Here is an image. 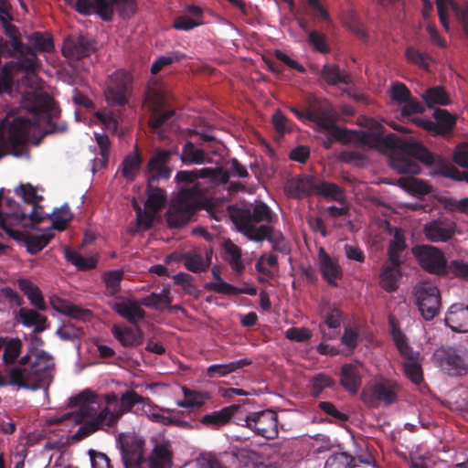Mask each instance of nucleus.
<instances>
[{
	"mask_svg": "<svg viewBox=\"0 0 468 468\" xmlns=\"http://www.w3.org/2000/svg\"><path fill=\"white\" fill-rule=\"evenodd\" d=\"M432 358L448 375L463 376L468 372V350L463 346H441Z\"/></svg>",
	"mask_w": 468,
	"mask_h": 468,
	"instance_id": "nucleus-6",
	"label": "nucleus"
},
{
	"mask_svg": "<svg viewBox=\"0 0 468 468\" xmlns=\"http://www.w3.org/2000/svg\"><path fill=\"white\" fill-rule=\"evenodd\" d=\"M419 353L415 352L413 358H407L408 361L403 363L404 373L409 379L414 384L419 385L423 380V372L421 366L417 362Z\"/></svg>",
	"mask_w": 468,
	"mask_h": 468,
	"instance_id": "nucleus-56",
	"label": "nucleus"
},
{
	"mask_svg": "<svg viewBox=\"0 0 468 468\" xmlns=\"http://www.w3.org/2000/svg\"><path fill=\"white\" fill-rule=\"evenodd\" d=\"M29 128L28 119L16 117L8 127L7 136L0 132V160L10 154L20 157L26 153Z\"/></svg>",
	"mask_w": 468,
	"mask_h": 468,
	"instance_id": "nucleus-5",
	"label": "nucleus"
},
{
	"mask_svg": "<svg viewBox=\"0 0 468 468\" xmlns=\"http://www.w3.org/2000/svg\"><path fill=\"white\" fill-rule=\"evenodd\" d=\"M434 118L438 124V134L441 135L451 133L456 123V118L444 109H436Z\"/></svg>",
	"mask_w": 468,
	"mask_h": 468,
	"instance_id": "nucleus-50",
	"label": "nucleus"
},
{
	"mask_svg": "<svg viewBox=\"0 0 468 468\" xmlns=\"http://www.w3.org/2000/svg\"><path fill=\"white\" fill-rule=\"evenodd\" d=\"M29 111L36 115H44L50 133L64 131V127L58 128L54 122V119L59 116L60 110L53 98L48 93H35L32 96Z\"/></svg>",
	"mask_w": 468,
	"mask_h": 468,
	"instance_id": "nucleus-17",
	"label": "nucleus"
},
{
	"mask_svg": "<svg viewBox=\"0 0 468 468\" xmlns=\"http://www.w3.org/2000/svg\"><path fill=\"white\" fill-rule=\"evenodd\" d=\"M239 410V404H232L230 406L224 407L219 410H215L209 414L204 415L200 421L207 427L218 429L228 424L232 416H234Z\"/></svg>",
	"mask_w": 468,
	"mask_h": 468,
	"instance_id": "nucleus-29",
	"label": "nucleus"
},
{
	"mask_svg": "<svg viewBox=\"0 0 468 468\" xmlns=\"http://www.w3.org/2000/svg\"><path fill=\"white\" fill-rule=\"evenodd\" d=\"M249 218L250 222L252 224L260 222L272 223L275 216L272 214L271 208L263 202L257 203L252 211L250 209H241L235 216L236 224H242V220Z\"/></svg>",
	"mask_w": 468,
	"mask_h": 468,
	"instance_id": "nucleus-25",
	"label": "nucleus"
},
{
	"mask_svg": "<svg viewBox=\"0 0 468 468\" xmlns=\"http://www.w3.org/2000/svg\"><path fill=\"white\" fill-rule=\"evenodd\" d=\"M12 216L18 222H22L28 218L33 224H38L45 218L50 217L48 214L44 213L43 207L39 205V203L32 205V210L28 215L17 208L13 211Z\"/></svg>",
	"mask_w": 468,
	"mask_h": 468,
	"instance_id": "nucleus-51",
	"label": "nucleus"
},
{
	"mask_svg": "<svg viewBox=\"0 0 468 468\" xmlns=\"http://www.w3.org/2000/svg\"><path fill=\"white\" fill-rule=\"evenodd\" d=\"M413 295L424 320L431 321L439 314L441 306V293L435 284L430 282H419L413 288Z\"/></svg>",
	"mask_w": 468,
	"mask_h": 468,
	"instance_id": "nucleus-8",
	"label": "nucleus"
},
{
	"mask_svg": "<svg viewBox=\"0 0 468 468\" xmlns=\"http://www.w3.org/2000/svg\"><path fill=\"white\" fill-rule=\"evenodd\" d=\"M183 261L189 271L195 273L204 271L211 263V251L207 252V259L197 252H186L183 255Z\"/></svg>",
	"mask_w": 468,
	"mask_h": 468,
	"instance_id": "nucleus-42",
	"label": "nucleus"
},
{
	"mask_svg": "<svg viewBox=\"0 0 468 468\" xmlns=\"http://www.w3.org/2000/svg\"><path fill=\"white\" fill-rule=\"evenodd\" d=\"M321 77L331 86L338 84L348 85L351 82L350 74L345 70H341L338 65L325 64L321 69Z\"/></svg>",
	"mask_w": 468,
	"mask_h": 468,
	"instance_id": "nucleus-34",
	"label": "nucleus"
},
{
	"mask_svg": "<svg viewBox=\"0 0 468 468\" xmlns=\"http://www.w3.org/2000/svg\"><path fill=\"white\" fill-rule=\"evenodd\" d=\"M154 183L149 181L147 183V199L144 203L145 229L152 227L155 214L164 207L166 202L165 191L158 186H154Z\"/></svg>",
	"mask_w": 468,
	"mask_h": 468,
	"instance_id": "nucleus-20",
	"label": "nucleus"
},
{
	"mask_svg": "<svg viewBox=\"0 0 468 468\" xmlns=\"http://www.w3.org/2000/svg\"><path fill=\"white\" fill-rule=\"evenodd\" d=\"M388 325L392 339L399 354L405 358H413L415 356V352L409 346L406 335L400 330L399 322L395 316L390 315L388 317Z\"/></svg>",
	"mask_w": 468,
	"mask_h": 468,
	"instance_id": "nucleus-31",
	"label": "nucleus"
},
{
	"mask_svg": "<svg viewBox=\"0 0 468 468\" xmlns=\"http://www.w3.org/2000/svg\"><path fill=\"white\" fill-rule=\"evenodd\" d=\"M125 468H140L144 463V441L135 435H120L117 441Z\"/></svg>",
	"mask_w": 468,
	"mask_h": 468,
	"instance_id": "nucleus-13",
	"label": "nucleus"
},
{
	"mask_svg": "<svg viewBox=\"0 0 468 468\" xmlns=\"http://www.w3.org/2000/svg\"><path fill=\"white\" fill-rule=\"evenodd\" d=\"M112 334L125 347H135L144 343V332L137 325L129 327L114 324Z\"/></svg>",
	"mask_w": 468,
	"mask_h": 468,
	"instance_id": "nucleus-26",
	"label": "nucleus"
},
{
	"mask_svg": "<svg viewBox=\"0 0 468 468\" xmlns=\"http://www.w3.org/2000/svg\"><path fill=\"white\" fill-rule=\"evenodd\" d=\"M306 110L307 121L316 123L319 128L335 138L343 137L345 131L334 122L333 109L327 101L310 96L307 99Z\"/></svg>",
	"mask_w": 468,
	"mask_h": 468,
	"instance_id": "nucleus-7",
	"label": "nucleus"
},
{
	"mask_svg": "<svg viewBox=\"0 0 468 468\" xmlns=\"http://www.w3.org/2000/svg\"><path fill=\"white\" fill-rule=\"evenodd\" d=\"M132 81V75L124 69H118L110 75L104 91L108 104L124 106L131 95Z\"/></svg>",
	"mask_w": 468,
	"mask_h": 468,
	"instance_id": "nucleus-10",
	"label": "nucleus"
},
{
	"mask_svg": "<svg viewBox=\"0 0 468 468\" xmlns=\"http://www.w3.org/2000/svg\"><path fill=\"white\" fill-rule=\"evenodd\" d=\"M401 264L395 265L390 261L383 264L379 273V285L388 292H393L399 288L401 277Z\"/></svg>",
	"mask_w": 468,
	"mask_h": 468,
	"instance_id": "nucleus-30",
	"label": "nucleus"
},
{
	"mask_svg": "<svg viewBox=\"0 0 468 468\" xmlns=\"http://www.w3.org/2000/svg\"><path fill=\"white\" fill-rule=\"evenodd\" d=\"M184 399L177 402V405L182 408H201L206 401L209 399L207 393L190 390L183 388Z\"/></svg>",
	"mask_w": 468,
	"mask_h": 468,
	"instance_id": "nucleus-49",
	"label": "nucleus"
},
{
	"mask_svg": "<svg viewBox=\"0 0 468 468\" xmlns=\"http://www.w3.org/2000/svg\"><path fill=\"white\" fill-rule=\"evenodd\" d=\"M0 228L14 239L24 241L27 251L32 255L41 251L53 238L52 233L32 235L21 230L13 229L3 213H0Z\"/></svg>",
	"mask_w": 468,
	"mask_h": 468,
	"instance_id": "nucleus-15",
	"label": "nucleus"
},
{
	"mask_svg": "<svg viewBox=\"0 0 468 468\" xmlns=\"http://www.w3.org/2000/svg\"><path fill=\"white\" fill-rule=\"evenodd\" d=\"M318 180L312 176L300 177L291 182V187L298 197L311 196L316 194Z\"/></svg>",
	"mask_w": 468,
	"mask_h": 468,
	"instance_id": "nucleus-44",
	"label": "nucleus"
},
{
	"mask_svg": "<svg viewBox=\"0 0 468 468\" xmlns=\"http://www.w3.org/2000/svg\"><path fill=\"white\" fill-rule=\"evenodd\" d=\"M319 269L323 278L333 286L336 285V280L341 278L342 271L337 261L332 259L324 248L319 250Z\"/></svg>",
	"mask_w": 468,
	"mask_h": 468,
	"instance_id": "nucleus-28",
	"label": "nucleus"
},
{
	"mask_svg": "<svg viewBox=\"0 0 468 468\" xmlns=\"http://www.w3.org/2000/svg\"><path fill=\"white\" fill-rule=\"evenodd\" d=\"M120 417L116 412L115 409H110L105 407L96 415V417L90 420L95 430L112 428L113 427Z\"/></svg>",
	"mask_w": 468,
	"mask_h": 468,
	"instance_id": "nucleus-45",
	"label": "nucleus"
},
{
	"mask_svg": "<svg viewBox=\"0 0 468 468\" xmlns=\"http://www.w3.org/2000/svg\"><path fill=\"white\" fill-rule=\"evenodd\" d=\"M340 385L350 394H356L362 384V376L357 364H344L340 370Z\"/></svg>",
	"mask_w": 468,
	"mask_h": 468,
	"instance_id": "nucleus-27",
	"label": "nucleus"
},
{
	"mask_svg": "<svg viewBox=\"0 0 468 468\" xmlns=\"http://www.w3.org/2000/svg\"><path fill=\"white\" fill-rule=\"evenodd\" d=\"M359 141L371 148L384 146L399 149V152L390 158V166L399 174H420V166L417 161L428 166L435 163V155L422 144L401 141L393 133L382 136L378 133L362 132Z\"/></svg>",
	"mask_w": 468,
	"mask_h": 468,
	"instance_id": "nucleus-1",
	"label": "nucleus"
},
{
	"mask_svg": "<svg viewBox=\"0 0 468 468\" xmlns=\"http://www.w3.org/2000/svg\"><path fill=\"white\" fill-rule=\"evenodd\" d=\"M123 278V271L120 270L110 271L103 275L107 292L110 295H116L121 290V282Z\"/></svg>",
	"mask_w": 468,
	"mask_h": 468,
	"instance_id": "nucleus-59",
	"label": "nucleus"
},
{
	"mask_svg": "<svg viewBox=\"0 0 468 468\" xmlns=\"http://www.w3.org/2000/svg\"><path fill=\"white\" fill-rule=\"evenodd\" d=\"M74 401L80 406V413L75 416L74 420L80 423L87 417H90V410H94L90 404L95 403V395L91 391L85 390L75 397Z\"/></svg>",
	"mask_w": 468,
	"mask_h": 468,
	"instance_id": "nucleus-46",
	"label": "nucleus"
},
{
	"mask_svg": "<svg viewBox=\"0 0 468 468\" xmlns=\"http://www.w3.org/2000/svg\"><path fill=\"white\" fill-rule=\"evenodd\" d=\"M399 386L391 379L379 378L367 385L361 393V399L368 406L374 407L378 403L388 406L398 399Z\"/></svg>",
	"mask_w": 468,
	"mask_h": 468,
	"instance_id": "nucleus-9",
	"label": "nucleus"
},
{
	"mask_svg": "<svg viewBox=\"0 0 468 468\" xmlns=\"http://www.w3.org/2000/svg\"><path fill=\"white\" fill-rule=\"evenodd\" d=\"M150 402L148 398L139 395L136 391L126 390L120 397V404L115 410L121 419L124 413L131 411L136 404L150 405Z\"/></svg>",
	"mask_w": 468,
	"mask_h": 468,
	"instance_id": "nucleus-39",
	"label": "nucleus"
},
{
	"mask_svg": "<svg viewBox=\"0 0 468 468\" xmlns=\"http://www.w3.org/2000/svg\"><path fill=\"white\" fill-rule=\"evenodd\" d=\"M249 421V429L257 436L274 440L279 435L278 414L272 410L253 411Z\"/></svg>",
	"mask_w": 468,
	"mask_h": 468,
	"instance_id": "nucleus-14",
	"label": "nucleus"
},
{
	"mask_svg": "<svg viewBox=\"0 0 468 468\" xmlns=\"http://www.w3.org/2000/svg\"><path fill=\"white\" fill-rule=\"evenodd\" d=\"M173 453L166 444H156L149 459L150 468H171Z\"/></svg>",
	"mask_w": 468,
	"mask_h": 468,
	"instance_id": "nucleus-41",
	"label": "nucleus"
},
{
	"mask_svg": "<svg viewBox=\"0 0 468 468\" xmlns=\"http://www.w3.org/2000/svg\"><path fill=\"white\" fill-rule=\"evenodd\" d=\"M173 152L171 150L157 149L154 153L147 164V173L149 182L158 180H168L172 174V169L168 166Z\"/></svg>",
	"mask_w": 468,
	"mask_h": 468,
	"instance_id": "nucleus-18",
	"label": "nucleus"
},
{
	"mask_svg": "<svg viewBox=\"0 0 468 468\" xmlns=\"http://www.w3.org/2000/svg\"><path fill=\"white\" fill-rule=\"evenodd\" d=\"M180 159L183 164H203L206 161V153L204 150L196 148L192 142H186L183 146Z\"/></svg>",
	"mask_w": 468,
	"mask_h": 468,
	"instance_id": "nucleus-48",
	"label": "nucleus"
},
{
	"mask_svg": "<svg viewBox=\"0 0 468 468\" xmlns=\"http://www.w3.org/2000/svg\"><path fill=\"white\" fill-rule=\"evenodd\" d=\"M139 302L141 305L156 308L160 303H171L172 298L169 290L163 289L160 293L152 292L146 297L142 298Z\"/></svg>",
	"mask_w": 468,
	"mask_h": 468,
	"instance_id": "nucleus-61",
	"label": "nucleus"
},
{
	"mask_svg": "<svg viewBox=\"0 0 468 468\" xmlns=\"http://www.w3.org/2000/svg\"><path fill=\"white\" fill-rule=\"evenodd\" d=\"M455 229L456 225L453 221L447 218H438L425 224L423 232L431 242H445L454 236Z\"/></svg>",
	"mask_w": 468,
	"mask_h": 468,
	"instance_id": "nucleus-21",
	"label": "nucleus"
},
{
	"mask_svg": "<svg viewBox=\"0 0 468 468\" xmlns=\"http://www.w3.org/2000/svg\"><path fill=\"white\" fill-rule=\"evenodd\" d=\"M422 99L429 108H432L436 104L448 105L450 103L449 95L441 86L427 89L422 94Z\"/></svg>",
	"mask_w": 468,
	"mask_h": 468,
	"instance_id": "nucleus-43",
	"label": "nucleus"
},
{
	"mask_svg": "<svg viewBox=\"0 0 468 468\" xmlns=\"http://www.w3.org/2000/svg\"><path fill=\"white\" fill-rule=\"evenodd\" d=\"M212 176L211 168H202V169H195L192 171L182 170L178 171L176 176V180L177 184L180 186L179 191L183 188H191L194 186H197L200 187L199 184L197 182L198 178H207ZM201 190V188H199Z\"/></svg>",
	"mask_w": 468,
	"mask_h": 468,
	"instance_id": "nucleus-32",
	"label": "nucleus"
},
{
	"mask_svg": "<svg viewBox=\"0 0 468 468\" xmlns=\"http://www.w3.org/2000/svg\"><path fill=\"white\" fill-rule=\"evenodd\" d=\"M335 384V379L325 373L316 374L310 381V393L314 398L317 399L324 388H333Z\"/></svg>",
	"mask_w": 468,
	"mask_h": 468,
	"instance_id": "nucleus-53",
	"label": "nucleus"
},
{
	"mask_svg": "<svg viewBox=\"0 0 468 468\" xmlns=\"http://www.w3.org/2000/svg\"><path fill=\"white\" fill-rule=\"evenodd\" d=\"M405 57L410 63L426 71L430 70L429 61L431 60V57L428 53L421 52L414 47H408L405 50Z\"/></svg>",
	"mask_w": 468,
	"mask_h": 468,
	"instance_id": "nucleus-54",
	"label": "nucleus"
},
{
	"mask_svg": "<svg viewBox=\"0 0 468 468\" xmlns=\"http://www.w3.org/2000/svg\"><path fill=\"white\" fill-rule=\"evenodd\" d=\"M16 60H10L5 62L0 69V78L7 84L12 86L13 70L16 69L18 71H25L27 73H35L37 65V55L33 48L23 50L17 53L15 57Z\"/></svg>",
	"mask_w": 468,
	"mask_h": 468,
	"instance_id": "nucleus-16",
	"label": "nucleus"
},
{
	"mask_svg": "<svg viewBox=\"0 0 468 468\" xmlns=\"http://www.w3.org/2000/svg\"><path fill=\"white\" fill-rule=\"evenodd\" d=\"M316 195L321 196L325 199L336 201L338 203H345V190L335 183L318 180Z\"/></svg>",
	"mask_w": 468,
	"mask_h": 468,
	"instance_id": "nucleus-40",
	"label": "nucleus"
},
{
	"mask_svg": "<svg viewBox=\"0 0 468 468\" xmlns=\"http://www.w3.org/2000/svg\"><path fill=\"white\" fill-rule=\"evenodd\" d=\"M18 46H15L11 38L5 39L0 37V52L4 53L5 58H14L17 53L31 48L27 44L22 41V34H17Z\"/></svg>",
	"mask_w": 468,
	"mask_h": 468,
	"instance_id": "nucleus-52",
	"label": "nucleus"
},
{
	"mask_svg": "<svg viewBox=\"0 0 468 468\" xmlns=\"http://www.w3.org/2000/svg\"><path fill=\"white\" fill-rule=\"evenodd\" d=\"M343 320V313L338 308H331L324 317V324L319 325L323 335V339H332L333 336H327L324 331V325L330 329L339 328Z\"/></svg>",
	"mask_w": 468,
	"mask_h": 468,
	"instance_id": "nucleus-57",
	"label": "nucleus"
},
{
	"mask_svg": "<svg viewBox=\"0 0 468 468\" xmlns=\"http://www.w3.org/2000/svg\"><path fill=\"white\" fill-rule=\"evenodd\" d=\"M223 249L225 252L224 259L229 262L232 271L238 275L242 274L245 270V264L241 260L240 248L230 239H227L223 243Z\"/></svg>",
	"mask_w": 468,
	"mask_h": 468,
	"instance_id": "nucleus-36",
	"label": "nucleus"
},
{
	"mask_svg": "<svg viewBox=\"0 0 468 468\" xmlns=\"http://www.w3.org/2000/svg\"><path fill=\"white\" fill-rule=\"evenodd\" d=\"M22 350V342L19 338L5 340L4 345L3 362L5 365H13L19 356Z\"/></svg>",
	"mask_w": 468,
	"mask_h": 468,
	"instance_id": "nucleus-55",
	"label": "nucleus"
},
{
	"mask_svg": "<svg viewBox=\"0 0 468 468\" xmlns=\"http://www.w3.org/2000/svg\"><path fill=\"white\" fill-rule=\"evenodd\" d=\"M146 100L151 110L150 127L153 130H157L174 116L175 111L166 109L167 96L162 88L150 89L147 92Z\"/></svg>",
	"mask_w": 468,
	"mask_h": 468,
	"instance_id": "nucleus-12",
	"label": "nucleus"
},
{
	"mask_svg": "<svg viewBox=\"0 0 468 468\" xmlns=\"http://www.w3.org/2000/svg\"><path fill=\"white\" fill-rule=\"evenodd\" d=\"M31 45H28L37 53L38 51H49L53 48L50 38L44 36L41 32H34L28 37Z\"/></svg>",
	"mask_w": 468,
	"mask_h": 468,
	"instance_id": "nucleus-64",
	"label": "nucleus"
},
{
	"mask_svg": "<svg viewBox=\"0 0 468 468\" xmlns=\"http://www.w3.org/2000/svg\"><path fill=\"white\" fill-rule=\"evenodd\" d=\"M252 361L249 358H242L228 364H214L207 367V376L210 378L216 377H225L235 372L244 367L250 366Z\"/></svg>",
	"mask_w": 468,
	"mask_h": 468,
	"instance_id": "nucleus-38",
	"label": "nucleus"
},
{
	"mask_svg": "<svg viewBox=\"0 0 468 468\" xmlns=\"http://www.w3.org/2000/svg\"><path fill=\"white\" fill-rule=\"evenodd\" d=\"M412 254L420 267L431 274L443 275L447 273V261L444 253L431 245H416Z\"/></svg>",
	"mask_w": 468,
	"mask_h": 468,
	"instance_id": "nucleus-11",
	"label": "nucleus"
},
{
	"mask_svg": "<svg viewBox=\"0 0 468 468\" xmlns=\"http://www.w3.org/2000/svg\"><path fill=\"white\" fill-rule=\"evenodd\" d=\"M202 207V190L197 186L183 188L166 213V222L170 228H181Z\"/></svg>",
	"mask_w": 468,
	"mask_h": 468,
	"instance_id": "nucleus-3",
	"label": "nucleus"
},
{
	"mask_svg": "<svg viewBox=\"0 0 468 468\" xmlns=\"http://www.w3.org/2000/svg\"><path fill=\"white\" fill-rule=\"evenodd\" d=\"M354 458L346 452H334L326 460L324 468H351Z\"/></svg>",
	"mask_w": 468,
	"mask_h": 468,
	"instance_id": "nucleus-60",
	"label": "nucleus"
},
{
	"mask_svg": "<svg viewBox=\"0 0 468 468\" xmlns=\"http://www.w3.org/2000/svg\"><path fill=\"white\" fill-rule=\"evenodd\" d=\"M92 48V44L85 37H70L64 41L62 53L69 58L80 59L88 57Z\"/></svg>",
	"mask_w": 468,
	"mask_h": 468,
	"instance_id": "nucleus-24",
	"label": "nucleus"
},
{
	"mask_svg": "<svg viewBox=\"0 0 468 468\" xmlns=\"http://www.w3.org/2000/svg\"><path fill=\"white\" fill-rule=\"evenodd\" d=\"M237 226L239 231L249 239L256 242L267 239L276 247L283 240L282 234L281 232L275 233L272 227L268 225H261L257 227L255 224L250 222L249 218H244L242 220V224H237Z\"/></svg>",
	"mask_w": 468,
	"mask_h": 468,
	"instance_id": "nucleus-19",
	"label": "nucleus"
},
{
	"mask_svg": "<svg viewBox=\"0 0 468 468\" xmlns=\"http://www.w3.org/2000/svg\"><path fill=\"white\" fill-rule=\"evenodd\" d=\"M54 363L50 355L41 350L31 362L29 355L22 356L18 365L11 368L9 381L12 385L36 390L48 387L52 381Z\"/></svg>",
	"mask_w": 468,
	"mask_h": 468,
	"instance_id": "nucleus-2",
	"label": "nucleus"
},
{
	"mask_svg": "<svg viewBox=\"0 0 468 468\" xmlns=\"http://www.w3.org/2000/svg\"><path fill=\"white\" fill-rule=\"evenodd\" d=\"M95 139L100 148L101 158L94 160V167L99 165L101 168L106 165L108 162L111 142L108 135L104 133H95ZM93 170H95V168H93Z\"/></svg>",
	"mask_w": 468,
	"mask_h": 468,
	"instance_id": "nucleus-58",
	"label": "nucleus"
},
{
	"mask_svg": "<svg viewBox=\"0 0 468 468\" xmlns=\"http://www.w3.org/2000/svg\"><path fill=\"white\" fill-rule=\"evenodd\" d=\"M140 305V302L126 299L115 303L112 309L130 324L137 325L146 315L145 311Z\"/></svg>",
	"mask_w": 468,
	"mask_h": 468,
	"instance_id": "nucleus-23",
	"label": "nucleus"
},
{
	"mask_svg": "<svg viewBox=\"0 0 468 468\" xmlns=\"http://www.w3.org/2000/svg\"><path fill=\"white\" fill-rule=\"evenodd\" d=\"M185 57L186 56L183 53L178 51L171 52L166 56H161L152 64L151 72L153 74H157L164 67L174 62H178Z\"/></svg>",
	"mask_w": 468,
	"mask_h": 468,
	"instance_id": "nucleus-63",
	"label": "nucleus"
},
{
	"mask_svg": "<svg viewBox=\"0 0 468 468\" xmlns=\"http://www.w3.org/2000/svg\"><path fill=\"white\" fill-rule=\"evenodd\" d=\"M67 261L74 265L79 271H88L96 267V261L93 258H84L80 253L69 247L64 250Z\"/></svg>",
	"mask_w": 468,
	"mask_h": 468,
	"instance_id": "nucleus-47",
	"label": "nucleus"
},
{
	"mask_svg": "<svg viewBox=\"0 0 468 468\" xmlns=\"http://www.w3.org/2000/svg\"><path fill=\"white\" fill-rule=\"evenodd\" d=\"M406 238L401 229L395 228L393 239L389 241L388 248V260L395 265L402 264L401 252L407 249Z\"/></svg>",
	"mask_w": 468,
	"mask_h": 468,
	"instance_id": "nucleus-33",
	"label": "nucleus"
},
{
	"mask_svg": "<svg viewBox=\"0 0 468 468\" xmlns=\"http://www.w3.org/2000/svg\"><path fill=\"white\" fill-rule=\"evenodd\" d=\"M399 183L402 188L413 193L427 194L430 192L429 185L415 177H401Z\"/></svg>",
	"mask_w": 468,
	"mask_h": 468,
	"instance_id": "nucleus-62",
	"label": "nucleus"
},
{
	"mask_svg": "<svg viewBox=\"0 0 468 468\" xmlns=\"http://www.w3.org/2000/svg\"><path fill=\"white\" fill-rule=\"evenodd\" d=\"M143 157L137 146L122 162V176L128 181H133L141 168Z\"/></svg>",
	"mask_w": 468,
	"mask_h": 468,
	"instance_id": "nucleus-35",
	"label": "nucleus"
},
{
	"mask_svg": "<svg viewBox=\"0 0 468 468\" xmlns=\"http://www.w3.org/2000/svg\"><path fill=\"white\" fill-rule=\"evenodd\" d=\"M444 323L453 332H468V305L452 304L445 314Z\"/></svg>",
	"mask_w": 468,
	"mask_h": 468,
	"instance_id": "nucleus-22",
	"label": "nucleus"
},
{
	"mask_svg": "<svg viewBox=\"0 0 468 468\" xmlns=\"http://www.w3.org/2000/svg\"><path fill=\"white\" fill-rule=\"evenodd\" d=\"M19 318L21 320V323L27 326L31 327L35 326L34 333L38 334L43 331H45L48 327L47 325V317L40 314L38 312L22 307L19 310Z\"/></svg>",
	"mask_w": 468,
	"mask_h": 468,
	"instance_id": "nucleus-37",
	"label": "nucleus"
},
{
	"mask_svg": "<svg viewBox=\"0 0 468 468\" xmlns=\"http://www.w3.org/2000/svg\"><path fill=\"white\" fill-rule=\"evenodd\" d=\"M81 15H90L92 11L104 21H110L113 16V7L117 6L122 17H131L136 10L135 0H66Z\"/></svg>",
	"mask_w": 468,
	"mask_h": 468,
	"instance_id": "nucleus-4",
	"label": "nucleus"
}]
</instances>
